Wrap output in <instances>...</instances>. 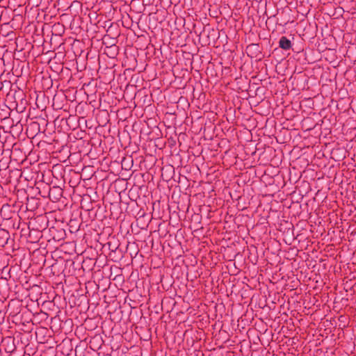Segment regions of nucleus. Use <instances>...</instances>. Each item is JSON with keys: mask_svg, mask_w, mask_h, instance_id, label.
<instances>
[{"mask_svg": "<svg viewBox=\"0 0 356 356\" xmlns=\"http://www.w3.org/2000/svg\"><path fill=\"white\" fill-rule=\"evenodd\" d=\"M279 46L284 50H288L291 47V42L286 37L282 36L280 39Z\"/></svg>", "mask_w": 356, "mask_h": 356, "instance_id": "obj_1", "label": "nucleus"}, {"mask_svg": "<svg viewBox=\"0 0 356 356\" xmlns=\"http://www.w3.org/2000/svg\"><path fill=\"white\" fill-rule=\"evenodd\" d=\"M138 23H136V24H122V25L125 27V28H127V29H129L131 28L133 25H136L137 26H138Z\"/></svg>", "mask_w": 356, "mask_h": 356, "instance_id": "obj_2", "label": "nucleus"}]
</instances>
